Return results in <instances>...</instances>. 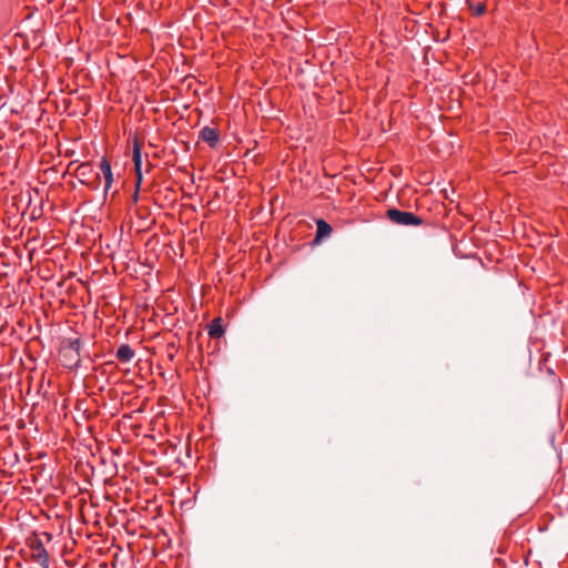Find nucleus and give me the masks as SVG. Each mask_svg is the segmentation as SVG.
Returning <instances> with one entry per match:
<instances>
[{
  "mask_svg": "<svg viewBox=\"0 0 568 568\" xmlns=\"http://www.w3.org/2000/svg\"><path fill=\"white\" fill-rule=\"evenodd\" d=\"M214 139H215V143H216V142H217V140H219V135H217V133H216V132H215Z\"/></svg>",
  "mask_w": 568,
  "mask_h": 568,
  "instance_id": "4468645a",
  "label": "nucleus"
},
{
  "mask_svg": "<svg viewBox=\"0 0 568 568\" xmlns=\"http://www.w3.org/2000/svg\"><path fill=\"white\" fill-rule=\"evenodd\" d=\"M134 356L135 352L129 344H121L115 353V357L121 363H130Z\"/></svg>",
  "mask_w": 568,
  "mask_h": 568,
  "instance_id": "423d86ee",
  "label": "nucleus"
},
{
  "mask_svg": "<svg viewBox=\"0 0 568 568\" xmlns=\"http://www.w3.org/2000/svg\"><path fill=\"white\" fill-rule=\"evenodd\" d=\"M132 160L136 175V187H139L142 182V153L140 143L136 139L134 140Z\"/></svg>",
  "mask_w": 568,
  "mask_h": 568,
  "instance_id": "39448f33",
  "label": "nucleus"
},
{
  "mask_svg": "<svg viewBox=\"0 0 568 568\" xmlns=\"http://www.w3.org/2000/svg\"><path fill=\"white\" fill-rule=\"evenodd\" d=\"M317 231L315 241L320 242L324 237H328L333 231L332 226L324 220L320 219L316 222Z\"/></svg>",
  "mask_w": 568,
  "mask_h": 568,
  "instance_id": "6e6552de",
  "label": "nucleus"
},
{
  "mask_svg": "<svg viewBox=\"0 0 568 568\" xmlns=\"http://www.w3.org/2000/svg\"><path fill=\"white\" fill-rule=\"evenodd\" d=\"M81 338H71L62 343L59 351V359L63 367L77 369L81 365Z\"/></svg>",
  "mask_w": 568,
  "mask_h": 568,
  "instance_id": "f257e3e1",
  "label": "nucleus"
},
{
  "mask_svg": "<svg viewBox=\"0 0 568 568\" xmlns=\"http://www.w3.org/2000/svg\"><path fill=\"white\" fill-rule=\"evenodd\" d=\"M75 176L79 179L80 183L89 185L93 190L98 189L101 181L100 174L94 172L92 164L89 162L78 165Z\"/></svg>",
  "mask_w": 568,
  "mask_h": 568,
  "instance_id": "7ed1b4c3",
  "label": "nucleus"
},
{
  "mask_svg": "<svg viewBox=\"0 0 568 568\" xmlns=\"http://www.w3.org/2000/svg\"><path fill=\"white\" fill-rule=\"evenodd\" d=\"M200 138L213 146V128L205 126L200 132Z\"/></svg>",
  "mask_w": 568,
  "mask_h": 568,
  "instance_id": "1a4fd4ad",
  "label": "nucleus"
},
{
  "mask_svg": "<svg viewBox=\"0 0 568 568\" xmlns=\"http://www.w3.org/2000/svg\"><path fill=\"white\" fill-rule=\"evenodd\" d=\"M197 390L199 392H202V394L204 395L205 397V402L207 404V407L209 409L211 408V399H210V395H211V386L209 383H205V385H199L197 387Z\"/></svg>",
  "mask_w": 568,
  "mask_h": 568,
  "instance_id": "9d476101",
  "label": "nucleus"
},
{
  "mask_svg": "<svg viewBox=\"0 0 568 568\" xmlns=\"http://www.w3.org/2000/svg\"><path fill=\"white\" fill-rule=\"evenodd\" d=\"M469 8L474 11L475 16H481L485 12V4L478 3L477 6L469 4Z\"/></svg>",
  "mask_w": 568,
  "mask_h": 568,
  "instance_id": "f8f14e48",
  "label": "nucleus"
},
{
  "mask_svg": "<svg viewBox=\"0 0 568 568\" xmlns=\"http://www.w3.org/2000/svg\"><path fill=\"white\" fill-rule=\"evenodd\" d=\"M224 334V328L222 326V318L215 317V339L220 338Z\"/></svg>",
  "mask_w": 568,
  "mask_h": 568,
  "instance_id": "9b49d317",
  "label": "nucleus"
},
{
  "mask_svg": "<svg viewBox=\"0 0 568 568\" xmlns=\"http://www.w3.org/2000/svg\"><path fill=\"white\" fill-rule=\"evenodd\" d=\"M205 331L209 335L210 338H213V331H214V327H213V321H210L205 324Z\"/></svg>",
  "mask_w": 568,
  "mask_h": 568,
  "instance_id": "ddd939ff",
  "label": "nucleus"
},
{
  "mask_svg": "<svg viewBox=\"0 0 568 568\" xmlns=\"http://www.w3.org/2000/svg\"><path fill=\"white\" fill-rule=\"evenodd\" d=\"M42 537L45 538L48 542L52 540V534L50 532L43 531L41 535L32 532V535L27 538V546L31 550L32 560L37 561L42 568H50V557L44 547Z\"/></svg>",
  "mask_w": 568,
  "mask_h": 568,
  "instance_id": "f03ea898",
  "label": "nucleus"
},
{
  "mask_svg": "<svg viewBox=\"0 0 568 568\" xmlns=\"http://www.w3.org/2000/svg\"><path fill=\"white\" fill-rule=\"evenodd\" d=\"M100 170L104 176V192L106 193L113 183V174L110 162L105 158L100 162Z\"/></svg>",
  "mask_w": 568,
  "mask_h": 568,
  "instance_id": "0eeeda50",
  "label": "nucleus"
},
{
  "mask_svg": "<svg viewBox=\"0 0 568 568\" xmlns=\"http://www.w3.org/2000/svg\"><path fill=\"white\" fill-rule=\"evenodd\" d=\"M386 215L389 219V221L398 225L418 226L423 224V219L412 212L400 211L397 209H389Z\"/></svg>",
  "mask_w": 568,
  "mask_h": 568,
  "instance_id": "20e7f679",
  "label": "nucleus"
}]
</instances>
